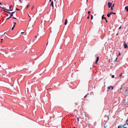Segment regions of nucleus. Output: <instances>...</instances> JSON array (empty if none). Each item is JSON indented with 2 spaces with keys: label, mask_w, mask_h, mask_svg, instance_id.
I'll return each mask as SVG.
<instances>
[{
  "label": "nucleus",
  "mask_w": 128,
  "mask_h": 128,
  "mask_svg": "<svg viewBox=\"0 0 128 128\" xmlns=\"http://www.w3.org/2000/svg\"><path fill=\"white\" fill-rule=\"evenodd\" d=\"M112 5V4L110 2H108V6L109 8H110L112 7L111 6Z\"/></svg>",
  "instance_id": "obj_1"
},
{
  "label": "nucleus",
  "mask_w": 128,
  "mask_h": 128,
  "mask_svg": "<svg viewBox=\"0 0 128 128\" xmlns=\"http://www.w3.org/2000/svg\"><path fill=\"white\" fill-rule=\"evenodd\" d=\"M104 14L102 16V19H104L106 20V22H108V21L107 20L106 18L105 17H104Z\"/></svg>",
  "instance_id": "obj_2"
},
{
  "label": "nucleus",
  "mask_w": 128,
  "mask_h": 128,
  "mask_svg": "<svg viewBox=\"0 0 128 128\" xmlns=\"http://www.w3.org/2000/svg\"><path fill=\"white\" fill-rule=\"evenodd\" d=\"M99 59V57L98 56H97L96 58V61L95 64H97V62L98 61Z\"/></svg>",
  "instance_id": "obj_3"
},
{
  "label": "nucleus",
  "mask_w": 128,
  "mask_h": 128,
  "mask_svg": "<svg viewBox=\"0 0 128 128\" xmlns=\"http://www.w3.org/2000/svg\"><path fill=\"white\" fill-rule=\"evenodd\" d=\"M125 42H124V47L125 48H126L128 47L127 45L126 44H125Z\"/></svg>",
  "instance_id": "obj_4"
},
{
  "label": "nucleus",
  "mask_w": 128,
  "mask_h": 128,
  "mask_svg": "<svg viewBox=\"0 0 128 128\" xmlns=\"http://www.w3.org/2000/svg\"><path fill=\"white\" fill-rule=\"evenodd\" d=\"M111 88H112V89H113V87H112V86H108L107 88L108 90L110 89Z\"/></svg>",
  "instance_id": "obj_5"
},
{
  "label": "nucleus",
  "mask_w": 128,
  "mask_h": 128,
  "mask_svg": "<svg viewBox=\"0 0 128 128\" xmlns=\"http://www.w3.org/2000/svg\"><path fill=\"white\" fill-rule=\"evenodd\" d=\"M68 22V20L67 19H66L65 20V22L64 23V24L65 25H66Z\"/></svg>",
  "instance_id": "obj_6"
},
{
  "label": "nucleus",
  "mask_w": 128,
  "mask_h": 128,
  "mask_svg": "<svg viewBox=\"0 0 128 128\" xmlns=\"http://www.w3.org/2000/svg\"><path fill=\"white\" fill-rule=\"evenodd\" d=\"M50 6H52V7H54V5H53V1H52L51 2V3L50 4Z\"/></svg>",
  "instance_id": "obj_7"
},
{
  "label": "nucleus",
  "mask_w": 128,
  "mask_h": 128,
  "mask_svg": "<svg viewBox=\"0 0 128 128\" xmlns=\"http://www.w3.org/2000/svg\"><path fill=\"white\" fill-rule=\"evenodd\" d=\"M125 9L126 10L127 12H128V7L126 6L125 8Z\"/></svg>",
  "instance_id": "obj_8"
},
{
  "label": "nucleus",
  "mask_w": 128,
  "mask_h": 128,
  "mask_svg": "<svg viewBox=\"0 0 128 128\" xmlns=\"http://www.w3.org/2000/svg\"><path fill=\"white\" fill-rule=\"evenodd\" d=\"M1 8L3 9V11H5L6 12V11L5 10H8L7 9H5V8H2V7H1Z\"/></svg>",
  "instance_id": "obj_9"
},
{
  "label": "nucleus",
  "mask_w": 128,
  "mask_h": 128,
  "mask_svg": "<svg viewBox=\"0 0 128 128\" xmlns=\"http://www.w3.org/2000/svg\"><path fill=\"white\" fill-rule=\"evenodd\" d=\"M111 15L110 14H109V13H108L107 14V16L108 17H110V15Z\"/></svg>",
  "instance_id": "obj_10"
},
{
  "label": "nucleus",
  "mask_w": 128,
  "mask_h": 128,
  "mask_svg": "<svg viewBox=\"0 0 128 128\" xmlns=\"http://www.w3.org/2000/svg\"><path fill=\"white\" fill-rule=\"evenodd\" d=\"M13 15V14L12 13H11L10 14V17L11 18Z\"/></svg>",
  "instance_id": "obj_11"
},
{
  "label": "nucleus",
  "mask_w": 128,
  "mask_h": 128,
  "mask_svg": "<svg viewBox=\"0 0 128 128\" xmlns=\"http://www.w3.org/2000/svg\"><path fill=\"white\" fill-rule=\"evenodd\" d=\"M122 127L120 126H118V128H122Z\"/></svg>",
  "instance_id": "obj_12"
},
{
  "label": "nucleus",
  "mask_w": 128,
  "mask_h": 128,
  "mask_svg": "<svg viewBox=\"0 0 128 128\" xmlns=\"http://www.w3.org/2000/svg\"><path fill=\"white\" fill-rule=\"evenodd\" d=\"M67 40V39H66L64 41V43H66Z\"/></svg>",
  "instance_id": "obj_13"
},
{
  "label": "nucleus",
  "mask_w": 128,
  "mask_h": 128,
  "mask_svg": "<svg viewBox=\"0 0 128 128\" xmlns=\"http://www.w3.org/2000/svg\"><path fill=\"white\" fill-rule=\"evenodd\" d=\"M110 15H111V14H113V12H111L110 13Z\"/></svg>",
  "instance_id": "obj_14"
},
{
  "label": "nucleus",
  "mask_w": 128,
  "mask_h": 128,
  "mask_svg": "<svg viewBox=\"0 0 128 128\" xmlns=\"http://www.w3.org/2000/svg\"><path fill=\"white\" fill-rule=\"evenodd\" d=\"M93 18V16L92 15L91 16V19L92 20Z\"/></svg>",
  "instance_id": "obj_15"
},
{
  "label": "nucleus",
  "mask_w": 128,
  "mask_h": 128,
  "mask_svg": "<svg viewBox=\"0 0 128 128\" xmlns=\"http://www.w3.org/2000/svg\"><path fill=\"white\" fill-rule=\"evenodd\" d=\"M128 125V122H126V123H125V124H124V125Z\"/></svg>",
  "instance_id": "obj_16"
},
{
  "label": "nucleus",
  "mask_w": 128,
  "mask_h": 128,
  "mask_svg": "<svg viewBox=\"0 0 128 128\" xmlns=\"http://www.w3.org/2000/svg\"><path fill=\"white\" fill-rule=\"evenodd\" d=\"M122 73H121L120 74V75H119V76H120L121 77V76H122Z\"/></svg>",
  "instance_id": "obj_17"
},
{
  "label": "nucleus",
  "mask_w": 128,
  "mask_h": 128,
  "mask_svg": "<svg viewBox=\"0 0 128 128\" xmlns=\"http://www.w3.org/2000/svg\"><path fill=\"white\" fill-rule=\"evenodd\" d=\"M12 18H13V19H17L16 18H14V17H12Z\"/></svg>",
  "instance_id": "obj_18"
},
{
  "label": "nucleus",
  "mask_w": 128,
  "mask_h": 128,
  "mask_svg": "<svg viewBox=\"0 0 128 128\" xmlns=\"http://www.w3.org/2000/svg\"><path fill=\"white\" fill-rule=\"evenodd\" d=\"M113 10V8L112 7H111V10Z\"/></svg>",
  "instance_id": "obj_19"
},
{
  "label": "nucleus",
  "mask_w": 128,
  "mask_h": 128,
  "mask_svg": "<svg viewBox=\"0 0 128 128\" xmlns=\"http://www.w3.org/2000/svg\"><path fill=\"white\" fill-rule=\"evenodd\" d=\"M114 75H112V78H114Z\"/></svg>",
  "instance_id": "obj_20"
},
{
  "label": "nucleus",
  "mask_w": 128,
  "mask_h": 128,
  "mask_svg": "<svg viewBox=\"0 0 128 128\" xmlns=\"http://www.w3.org/2000/svg\"><path fill=\"white\" fill-rule=\"evenodd\" d=\"M16 10H20L19 9H18L17 8H16Z\"/></svg>",
  "instance_id": "obj_21"
},
{
  "label": "nucleus",
  "mask_w": 128,
  "mask_h": 128,
  "mask_svg": "<svg viewBox=\"0 0 128 128\" xmlns=\"http://www.w3.org/2000/svg\"><path fill=\"white\" fill-rule=\"evenodd\" d=\"M29 6V5H28L26 6V8H28V6Z\"/></svg>",
  "instance_id": "obj_22"
},
{
  "label": "nucleus",
  "mask_w": 128,
  "mask_h": 128,
  "mask_svg": "<svg viewBox=\"0 0 128 128\" xmlns=\"http://www.w3.org/2000/svg\"><path fill=\"white\" fill-rule=\"evenodd\" d=\"M10 18H11V17H9V18H7L6 19V20H8V19H9Z\"/></svg>",
  "instance_id": "obj_23"
},
{
  "label": "nucleus",
  "mask_w": 128,
  "mask_h": 128,
  "mask_svg": "<svg viewBox=\"0 0 128 128\" xmlns=\"http://www.w3.org/2000/svg\"><path fill=\"white\" fill-rule=\"evenodd\" d=\"M91 12L90 11H88V14H90V13Z\"/></svg>",
  "instance_id": "obj_24"
},
{
  "label": "nucleus",
  "mask_w": 128,
  "mask_h": 128,
  "mask_svg": "<svg viewBox=\"0 0 128 128\" xmlns=\"http://www.w3.org/2000/svg\"><path fill=\"white\" fill-rule=\"evenodd\" d=\"M114 4H113L112 5V7L113 8L114 7Z\"/></svg>",
  "instance_id": "obj_25"
},
{
  "label": "nucleus",
  "mask_w": 128,
  "mask_h": 128,
  "mask_svg": "<svg viewBox=\"0 0 128 128\" xmlns=\"http://www.w3.org/2000/svg\"><path fill=\"white\" fill-rule=\"evenodd\" d=\"M14 28L12 27V28H11V30H13L14 29Z\"/></svg>",
  "instance_id": "obj_26"
},
{
  "label": "nucleus",
  "mask_w": 128,
  "mask_h": 128,
  "mask_svg": "<svg viewBox=\"0 0 128 128\" xmlns=\"http://www.w3.org/2000/svg\"><path fill=\"white\" fill-rule=\"evenodd\" d=\"M6 12L8 13V14H10V13L9 12H7V11H6Z\"/></svg>",
  "instance_id": "obj_27"
},
{
  "label": "nucleus",
  "mask_w": 128,
  "mask_h": 128,
  "mask_svg": "<svg viewBox=\"0 0 128 128\" xmlns=\"http://www.w3.org/2000/svg\"><path fill=\"white\" fill-rule=\"evenodd\" d=\"M34 8V6H33L32 8V9H31V10H32L33 9V8Z\"/></svg>",
  "instance_id": "obj_28"
},
{
  "label": "nucleus",
  "mask_w": 128,
  "mask_h": 128,
  "mask_svg": "<svg viewBox=\"0 0 128 128\" xmlns=\"http://www.w3.org/2000/svg\"><path fill=\"white\" fill-rule=\"evenodd\" d=\"M14 12H15L14 11V12H12L11 13H12L13 14L14 13Z\"/></svg>",
  "instance_id": "obj_29"
},
{
  "label": "nucleus",
  "mask_w": 128,
  "mask_h": 128,
  "mask_svg": "<svg viewBox=\"0 0 128 128\" xmlns=\"http://www.w3.org/2000/svg\"><path fill=\"white\" fill-rule=\"evenodd\" d=\"M87 96V95H86L84 97V98H85L86 97V96Z\"/></svg>",
  "instance_id": "obj_30"
},
{
  "label": "nucleus",
  "mask_w": 128,
  "mask_h": 128,
  "mask_svg": "<svg viewBox=\"0 0 128 128\" xmlns=\"http://www.w3.org/2000/svg\"><path fill=\"white\" fill-rule=\"evenodd\" d=\"M77 119H78V121H79V118H78Z\"/></svg>",
  "instance_id": "obj_31"
},
{
  "label": "nucleus",
  "mask_w": 128,
  "mask_h": 128,
  "mask_svg": "<svg viewBox=\"0 0 128 128\" xmlns=\"http://www.w3.org/2000/svg\"><path fill=\"white\" fill-rule=\"evenodd\" d=\"M11 6H10V7H9V9H11Z\"/></svg>",
  "instance_id": "obj_32"
},
{
  "label": "nucleus",
  "mask_w": 128,
  "mask_h": 128,
  "mask_svg": "<svg viewBox=\"0 0 128 128\" xmlns=\"http://www.w3.org/2000/svg\"><path fill=\"white\" fill-rule=\"evenodd\" d=\"M14 25H15L16 24V22H14Z\"/></svg>",
  "instance_id": "obj_33"
},
{
  "label": "nucleus",
  "mask_w": 128,
  "mask_h": 128,
  "mask_svg": "<svg viewBox=\"0 0 128 128\" xmlns=\"http://www.w3.org/2000/svg\"><path fill=\"white\" fill-rule=\"evenodd\" d=\"M121 28H122V27L120 26V27H119V29H121Z\"/></svg>",
  "instance_id": "obj_34"
},
{
  "label": "nucleus",
  "mask_w": 128,
  "mask_h": 128,
  "mask_svg": "<svg viewBox=\"0 0 128 128\" xmlns=\"http://www.w3.org/2000/svg\"><path fill=\"white\" fill-rule=\"evenodd\" d=\"M24 32H21V33H24Z\"/></svg>",
  "instance_id": "obj_35"
},
{
  "label": "nucleus",
  "mask_w": 128,
  "mask_h": 128,
  "mask_svg": "<svg viewBox=\"0 0 128 128\" xmlns=\"http://www.w3.org/2000/svg\"><path fill=\"white\" fill-rule=\"evenodd\" d=\"M12 10H10V11H12Z\"/></svg>",
  "instance_id": "obj_36"
},
{
  "label": "nucleus",
  "mask_w": 128,
  "mask_h": 128,
  "mask_svg": "<svg viewBox=\"0 0 128 128\" xmlns=\"http://www.w3.org/2000/svg\"><path fill=\"white\" fill-rule=\"evenodd\" d=\"M113 14H116V13H114V12H113Z\"/></svg>",
  "instance_id": "obj_37"
},
{
  "label": "nucleus",
  "mask_w": 128,
  "mask_h": 128,
  "mask_svg": "<svg viewBox=\"0 0 128 128\" xmlns=\"http://www.w3.org/2000/svg\"><path fill=\"white\" fill-rule=\"evenodd\" d=\"M120 52H119V56H120Z\"/></svg>",
  "instance_id": "obj_38"
},
{
  "label": "nucleus",
  "mask_w": 128,
  "mask_h": 128,
  "mask_svg": "<svg viewBox=\"0 0 128 128\" xmlns=\"http://www.w3.org/2000/svg\"><path fill=\"white\" fill-rule=\"evenodd\" d=\"M15 25H14V26H13V27L14 28V27H15Z\"/></svg>",
  "instance_id": "obj_39"
},
{
  "label": "nucleus",
  "mask_w": 128,
  "mask_h": 128,
  "mask_svg": "<svg viewBox=\"0 0 128 128\" xmlns=\"http://www.w3.org/2000/svg\"><path fill=\"white\" fill-rule=\"evenodd\" d=\"M15 25H14V26H13V27L14 28V27H15Z\"/></svg>",
  "instance_id": "obj_40"
},
{
  "label": "nucleus",
  "mask_w": 128,
  "mask_h": 128,
  "mask_svg": "<svg viewBox=\"0 0 128 128\" xmlns=\"http://www.w3.org/2000/svg\"><path fill=\"white\" fill-rule=\"evenodd\" d=\"M20 2L21 3H22V0H20Z\"/></svg>",
  "instance_id": "obj_41"
},
{
  "label": "nucleus",
  "mask_w": 128,
  "mask_h": 128,
  "mask_svg": "<svg viewBox=\"0 0 128 128\" xmlns=\"http://www.w3.org/2000/svg\"><path fill=\"white\" fill-rule=\"evenodd\" d=\"M88 19H89V16H88L87 17Z\"/></svg>",
  "instance_id": "obj_42"
},
{
  "label": "nucleus",
  "mask_w": 128,
  "mask_h": 128,
  "mask_svg": "<svg viewBox=\"0 0 128 128\" xmlns=\"http://www.w3.org/2000/svg\"><path fill=\"white\" fill-rule=\"evenodd\" d=\"M0 5H2V4H1V2H0Z\"/></svg>",
  "instance_id": "obj_43"
},
{
  "label": "nucleus",
  "mask_w": 128,
  "mask_h": 128,
  "mask_svg": "<svg viewBox=\"0 0 128 128\" xmlns=\"http://www.w3.org/2000/svg\"><path fill=\"white\" fill-rule=\"evenodd\" d=\"M124 128H127L126 127H124Z\"/></svg>",
  "instance_id": "obj_44"
},
{
  "label": "nucleus",
  "mask_w": 128,
  "mask_h": 128,
  "mask_svg": "<svg viewBox=\"0 0 128 128\" xmlns=\"http://www.w3.org/2000/svg\"><path fill=\"white\" fill-rule=\"evenodd\" d=\"M109 62H110V59L109 60Z\"/></svg>",
  "instance_id": "obj_45"
},
{
  "label": "nucleus",
  "mask_w": 128,
  "mask_h": 128,
  "mask_svg": "<svg viewBox=\"0 0 128 128\" xmlns=\"http://www.w3.org/2000/svg\"><path fill=\"white\" fill-rule=\"evenodd\" d=\"M28 14V15L30 17V16Z\"/></svg>",
  "instance_id": "obj_46"
},
{
  "label": "nucleus",
  "mask_w": 128,
  "mask_h": 128,
  "mask_svg": "<svg viewBox=\"0 0 128 128\" xmlns=\"http://www.w3.org/2000/svg\"><path fill=\"white\" fill-rule=\"evenodd\" d=\"M34 37H35V38H36V37H37V36H34Z\"/></svg>",
  "instance_id": "obj_47"
},
{
  "label": "nucleus",
  "mask_w": 128,
  "mask_h": 128,
  "mask_svg": "<svg viewBox=\"0 0 128 128\" xmlns=\"http://www.w3.org/2000/svg\"><path fill=\"white\" fill-rule=\"evenodd\" d=\"M3 39H1V40H2ZM2 42V41H1V42Z\"/></svg>",
  "instance_id": "obj_48"
},
{
  "label": "nucleus",
  "mask_w": 128,
  "mask_h": 128,
  "mask_svg": "<svg viewBox=\"0 0 128 128\" xmlns=\"http://www.w3.org/2000/svg\"><path fill=\"white\" fill-rule=\"evenodd\" d=\"M51 0H49V1H50V2H51Z\"/></svg>",
  "instance_id": "obj_49"
},
{
  "label": "nucleus",
  "mask_w": 128,
  "mask_h": 128,
  "mask_svg": "<svg viewBox=\"0 0 128 128\" xmlns=\"http://www.w3.org/2000/svg\"><path fill=\"white\" fill-rule=\"evenodd\" d=\"M56 0H54V2H56Z\"/></svg>",
  "instance_id": "obj_50"
},
{
  "label": "nucleus",
  "mask_w": 128,
  "mask_h": 128,
  "mask_svg": "<svg viewBox=\"0 0 128 128\" xmlns=\"http://www.w3.org/2000/svg\"><path fill=\"white\" fill-rule=\"evenodd\" d=\"M5 33H6V32H4V34H5Z\"/></svg>",
  "instance_id": "obj_51"
},
{
  "label": "nucleus",
  "mask_w": 128,
  "mask_h": 128,
  "mask_svg": "<svg viewBox=\"0 0 128 128\" xmlns=\"http://www.w3.org/2000/svg\"><path fill=\"white\" fill-rule=\"evenodd\" d=\"M48 43H47V44H46V45H47L48 44Z\"/></svg>",
  "instance_id": "obj_52"
},
{
  "label": "nucleus",
  "mask_w": 128,
  "mask_h": 128,
  "mask_svg": "<svg viewBox=\"0 0 128 128\" xmlns=\"http://www.w3.org/2000/svg\"><path fill=\"white\" fill-rule=\"evenodd\" d=\"M93 24V22H92V24Z\"/></svg>",
  "instance_id": "obj_53"
},
{
  "label": "nucleus",
  "mask_w": 128,
  "mask_h": 128,
  "mask_svg": "<svg viewBox=\"0 0 128 128\" xmlns=\"http://www.w3.org/2000/svg\"><path fill=\"white\" fill-rule=\"evenodd\" d=\"M118 34H116V35H118Z\"/></svg>",
  "instance_id": "obj_54"
},
{
  "label": "nucleus",
  "mask_w": 128,
  "mask_h": 128,
  "mask_svg": "<svg viewBox=\"0 0 128 128\" xmlns=\"http://www.w3.org/2000/svg\"><path fill=\"white\" fill-rule=\"evenodd\" d=\"M120 78H121V77H120Z\"/></svg>",
  "instance_id": "obj_55"
},
{
  "label": "nucleus",
  "mask_w": 128,
  "mask_h": 128,
  "mask_svg": "<svg viewBox=\"0 0 128 128\" xmlns=\"http://www.w3.org/2000/svg\"><path fill=\"white\" fill-rule=\"evenodd\" d=\"M86 1H87H87H88V0H87Z\"/></svg>",
  "instance_id": "obj_56"
},
{
  "label": "nucleus",
  "mask_w": 128,
  "mask_h": 128,
  "mask_svg": "<svg viewBox=\"0 0 128 128\" xmlns=\"http://www.w3.org/2000/svg\"><path fill=\"white\" fill-rule=\"evenodd\" d=\"M0 7H1H1L0 6Z\"/></svg>",
  "instance_id": "obj_57"
}]
</instances>
